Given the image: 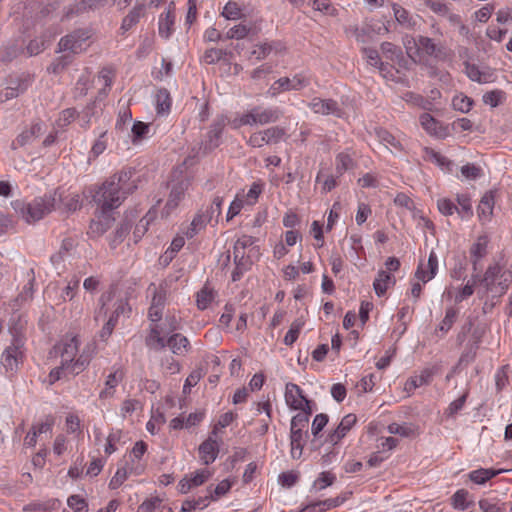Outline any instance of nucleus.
Instances as JSON below:
<instances>
[{
    "instance_id": "f257e3e1",
    "label": "nucleus",
    "mask_w": 512,
    "mask_h": 512,
    "mask_svg": "<svg viewBox=\"0 0 512 512\" xmlns=\"http://www.w3.org/2000/svg\"><path fill=\"white\" fill-rule=\"evenodd\" d=\"M80 346L81 340L78 335L67 334L54 347L69 374L78 375L84 371L95 354L94 343H87L82 348Z\"/></svg>"
},
{
    "instance_id": "f03ea898",
    "label": "nucleus",
    "mask_w": 512,
    "mask_h": 512,
    "mask_svg": "<svg viewBox=\"0 0 512 512\" xmlns=\"http://www.w3.org/2000/svg\"><path fill=\"white\" fill-rule=\"evenodd\" d=\"M132 171L122 170L107 179L96 191L94 201L103 211L118 208L128 194L132 193L135 185L130 182Z\"/></svg>"
},
{
    "instance_id": "7ed1b4c3",
    "label": "nucleus",
    "mask_w": 512,
    "mask_h": 512,
    "mask_svg": "<svg viewBox=\"0 0 512 512\" xmlns=\"http://www.w3.org/2000/svg\"><path fill=\"white\" fill-rule=\"evenodd\" d=\"M61 201L62 193L59 190H53L34 198L29 203L16 202L15 210L28 224H32L54 211Z\"/></svg>"
},
{
    "instance_id": "20e7f679",
    "label": "nucleus",
    "mask_w": 512,
    "mask_h": 512,
    "mask_svg": "<svg viewBox=\"0 0 512 512\" xmlns=\"http://www.w3.org/2000/svg\"><path fill=\"white\" fill-rule=\"evenodd\" d=\"M478 282L483 286V291L479 290L480 298L488 296L500 297L506 293L511 282L512 272L499 263L488 266L484 275L477 278Z\"/></svg>"
},
{
    "instance_id": "39448f33",
    "label": "nucleus",
    "mask_w": 512,
    "mask_h": 512,
    "mask_svg": "<svg viewBox=\"0 0 512 512\" xmlns=\"http://www.w3.org/2000/svg\"><path fill=\"white\" fill-rule=\"evenodd\" d=\"M281 115L279 108L254 106L244 113L237 114L230 120L229 125L235 130L242 126H262L277 122Z\"/></svg>"
},
{
    "instance_id": "423d86ee",
    "label": "nucleus",
    "mask_w": 512,
    "mask_h": 512,
    "mask_svg": "<svg viewBox=\"0 0 512 512\" xmlns=\"http://www.w3.org/2000/svg\"><path fill=\"white\" fill-rule=\"evenodd\" d=\"M180 317L168 312L162 322L152 324L145 339L146 346L159 351L166 347L165 335L173 334L181 328Z\"/></svg>"
},
{
    "instance_id": "0eeeda50",
    "label": "nucleus",
    "mask_w": 512,
    "mask_h": 512,
    "mask_svg": "<svg viewBox=\"0 0 512 512\" xmlns=\"http://www.w3.org/2000/svg\"><path fill=\"white\" fill-rule=\"evenodd\" d=\"M92 37L90 29H76L73 32L63 36L59 43V51H69L73 54H79L89 46V39Z\"/></svg>"
},
{
    "instance_id": "6e6552de",
    "label": "nucleus",
    "mask_w": 512,
    "mask_h": 512,
    "mask_svg": "<svg viewBox=\"0 0 512 512\" xmlns=\"http://www.w3.org/2000/svg\"><path fill=\"white\" fill-rule=\"evenodd\" d=\"M285 129L279 126H272L265 130H259L252 133L247 144L253 148H260L264 145L277 144L285 136Z\"/></svg>"
},
{
    "instance_id": "1a4fd4ad",
    "label": "nucleus",
    "mask_w": 512,
    "mask_h": 512,
    "mask_svg": "<svg viewBox=\"0 0 512 512\" xmlns=\"http://www.w3.org/2000/svg\"><path fill=\"white\" fill-rule=\"evenodd\" d=\"M24 357L23 344L20 340H14L2 352L0 362L7 372H15Z\"/></svg>"
},
{
    "instance_id": "9d476101",
    "label": "nucleus",
    "mask_w": 512,
    "mask_h": 512,
    "mask_svg": "<svg viewBox=\"0 0 512 512\" xmlns=\"http://www.w3.org/2000/svg\"><path fill=\"white\" fill-rule=\"evenodd\" d=\"M190 187V180L185 178L176 183L171 187L167 202L163 208L162 215L168 217L184 199L186 191Z\"/></svg>"
},
{
    "instance_id": "9b49d317",
    "label": "nucleus",
    "mask_w": 512,
    "mask_h": 512,
    "mask_svg": "<svg viewBox=\"0 0 512 512\" xmlns=\"http://www.w3.org/2000/svg\"><path fill=\"white\" fill-rule=\"evenodd\" d=\"M213 472L208 468H203L185 475L178 483V490L181 494H187L192 489L201 486L208 481Z\"/></svg>"
},
{
    "instance_id": "f8f14e48",
    "label": "nucleus",
    "mask_w": 512,
    "mask_h": 512,
    "mask_svg": "<svg viewBox=\"0 0 512 512\" xmlns=\"http://www.w3.org/2000/svg\"><path fill=\"white\" fill-rule=\"evenodd\" d=\"M310 84V77L304 73L295 74L292 78L282 77L271 87L275 92L301 90Z\"/></svg>"
},
{
    "instance_id": "ddd939ff",
    "label": "nucleus",
    "mask_w": 512,
    "mask_h": 512,
    "mask_svg": "<svg viewBox=\"0 0 512 512\" xmlns=\"http://www.w3.org/2000/svg\"><path fill=\"white\" fill-rule=\"evenodd\" d=\"M285 401L293 410L307 409L310 407V401L303 395L302 389L294 383L286 384Z\"/></svg>"
},
{
    "instance_id": "4468645a",
    "label": "nucleus",
    "mask_w": 512,
    "mask_h": 512,
    "mask_svg": "<svg viewBox=\"0 0 512 512\" xmlns=\"http://www.w3.org/2000/svg\"><path fill=\"white\" fill-rule=\"evenodd\" d=\"M438 271V257L434 250H431L429 253L427 263L420 262L416 271L415 278L418 281H421L423 284H426L430 280H432Z\"/></svg>"
},
{
    "instance_id": "2eb2a0df",
    "label": "nucleus",
    "mask_w": 512,
    "mask_h": 512,
    "mask_svg": "<svg viewBox=\"0 0 512 512\" xmlns=\"http://www.w3.org/2000/svg\"><path fill=\"white\" fill-rule=\"evenodd\" d=\"M219 448L217 436L210 433L209 437L198 448L200 461L204 465L213 463L218 457Z\"/></svg>"
},
{
    "instance_id": "dca6fc26",
    "label": "nucleus",
    "mask_w": 512,
    "mask_h": 512,
    "mask_svg": "<svg viewBox=\"0 0 512 512\" xmlns=\"http://www.w3.org/2000/svg\"><path fill=\"white\" fill-rule=\"evenodd\" d=\"M114 221L115 218L112 216L111 211H103L100 209L96 218L93 219L89 225L88 234L91 237H99L112 226Z\"/></svg>"
},
{
    "instance_id": "f3484780",
    "label": "nucleus",
    "mask_w": 512,
    "mask_h": 512,
    "mask_svg": "<svg viewBox=\"0 0 512 512\" xmlns=\"http://www.w3.org/2000/svg\"><path fill=\"white\" fill-rule=\"evenodd\" d=\"M29 85L30 81L27 77L11 78L8 81L7 86L0 91V101L6 102L8 100L18 97L20 94L27 90Z\"/></svg>"
},
{
    "instance_id": "a211bd4d",
    "label": "nucleus",
    "mask_w": 512,
    "mask_h": 512,
    "mask_svg": "<svg viewBox=\"0 0 512 512\" xmlns=\"http://www.w3.org/2000/svg\"><path fill=\"white\" fill-rule=\"evenodd\" d=\"M308 107L316 114L341 116V108L333 99L315 97L308 103Z\"/></svg>"
},
{
    "instance_id": "6ab92c4d",
    "label": "nucleus",
    "mask_w": 512,
    "mask_h": 512,
    "mask_svg": "<svg viewBox=\"0 0 512 512\" xmlns=\"http://www.w3.org/2000/svg\"><path fill=\"white\" fill-rule=\"evenodd\" d=\"M357 417L355 414H347L345 415L337 428L328 434L327 442L336 445L343 439L347 433L351 430V428L356 424Z\"/></svg>"
},
{
    "instance_id": "aec40b11",
    "label": "nucleus",
    "mask_w": 512,
    "mask_h": 512,
    "mask_svg": "<svg viewBox=\"0 0 512 512\" xmlns=\"http://www.w3.org/2000/svg\"><path fill=\"white\" fill-rule=\"evenodd\" d=\"M42 133V124L34 123L31 127L24 129L11 143L13 150L26 147L32 144Z\"/></svg>"
},
{
    "instance_id": "412c9836",
    "label": "nucleus",
    "mask_w": 512,
    "mask_h": 512,
    "mask_svg": "<svg viewBox=\"0 0 512 512\" xmlns=\"http://www.w3.org/2000/svg\"><path fill=\"white\" fill-rule=\"evenodd\" d=\"M124 378V372L120 367H112V371L107 375L104 388L99 393L100 399H108L114 396L115 388Z\"/></svg>"
},
{
    "instance_id": "4be33fe9",
    "label": "nucleus",
    "mask_w": 512,
    "mask_h": 512,
    "mask_svg": "<svg viewBox=\"0 0 512 512\" xmlns=\"http://www.w3.org/2000/svg\"><path fill=\"white\" fill-rule=\"evenodd\" d=\"M422 128L431 136L445 138L448 135L447 128L441 125L428 113H423L419 118Z\"/></svg>"
},
{
    "instance_id": "5701e85b",
    "label": "nucleus",
    "mask_w": 512,
    "mask_h": 512,
    "mask_svg": "<svg viewBox=\"0 0 512 512\" xmlns=\"http://www.w3.org/2000/svg\"><path fill=\"white\" fill-rule=\"evenodd\" d=\"M169 347L171 352L178 356L186 355L190 349V341L188 338L180 333H173L166 339V347Z\"/></svg>"
},
{
    "instance_id": "b1692460",
    "label": "nucleus",
    "mask_w": 512,
    "mask_h": 512,
    "mask_svg": "<svg viewBox=\"0 0 512 512\" xmlns=\"http://www.w3.org/2000/svg\"><path fill=\"white\" fill-rule=\"evenodd\" d=\"M227 117L224 115L218 116L212 123L210 130L207 134L208 140L206 148L213 149L219 145V140L222 135L223 129L229 123Z\"/></svg>"
},
{
    "instance_id": "393cba45",
    "label": "nucleus",
    "mask_w": 512,
    "mask_h": 512,
    "mask_svg": "<svg viewBox=\"0 0 512 512\" xmlns=\"http://www.w3.org/2000/svg\"><path fill=\"white\" fill-rule=\"evenodd\" d=\"M143 471L144 466L141 463H138L135 466H131L129 469L125 466L118 467L116 473L109 482L110 489L119 488L128 478L129 474L140 475Z\"/></svg>"
},
{
    "instance_id": "a878e982",
    "label": "nucleus",
    "mask_w": 512,
    "mask_h": 512,
    "mask_svg": "<svg viewBox=\"0 0 512 512\" xmlns=\"http://www.w3.org/2000/svg\"><path fill=\"white\" fill-rule=\"evenodd\" d=\"M489 239L486 235H481L477 238L475 243L470 248V258L473 264V269L477 270V264L487 254V246Z\"/></svg>"
},
{
    "instance_id": "bb28decb",
    "label": "nucleus",
    "mask_w": 512,
    "mask_h": 512,
    "mask_svg": "<svg viewBox=\"0 0 512 512\" xmlns=\"http://www.w3.org/2000/svg\"><path fill=\"white\" fill-rule=\"evenodd\" d=\"M308 438V431L290 430L291 457L299 459Z\"/></svg>"
},
{
    "instance_id": "cd10ccee",
    "label": "nucleus",
    "mask_w": 512,
    "mask_h": 512,
    "mask_svg": "<svg viewBox=\"0 0 512 512\" xmlns=\"http://www.w3.org/2000/svg\"><path fill=\"white\" fill-rule=\"evenodd\" d=\"M211 221V215L209 213H204L203 210L198 211V213L192 219L190 226L184 232L187 238H193L200 231H202L206 225Z\"/></svg>"
},
{
    "instance_id": "c85d7f7f",
    "label": "nucleus",
    "mask_w": 512,
    "mask_h": 512,
    "mask_svg": "<svg viewBox=\"0 0 512 512\" xmlns=\"http://www.w3.org/2000/svg\"><path fill=\"white\" fill-rule=\"evenodd\" d=\"M381 52L383 56L393 65H398L399 67L403 66L405 59L400 47L390 42H383L381 44Z\"/></svg>"
},
{
    "instance_id": "c756f323",
    "label": "nucleus",
    "mask_w": 512,
    "mask_h": 512,
    "mask_svg": "<svg viewBox=\"0 0 512 512\" xmlns=\"http://www.w3.org/2000/svg\"><path fill=\"white\" fill-rule=\"evenodd\" d=\"M465 74L467 77L478 83H489L492 81V73L489 69L481 70L477 65L465 63Z\"/></svg>"
},
{
    "instance_id": "7c9ffc66",
    "label": "nucleus",
    "mask_w": 512,
    "mask_h": 512,
    "mask_svg": "<svg viewBox=\"0 0 512 512\" xmlns=\"http://www.w3.org/2000/svg\"><path fill=\"white\" fill-rule=\"evenodd\" d=\"M376 135L380 143H382L390 152L399 153L403 151L402 143L389 131L379 129L376 131Z\"/></svg>"
},
{
    "instance_id": "2f4dec72",
    "label": "nucleus",
    "mask_w": 512,
    "mask_h": 512,
    "mask_svg": "<svg viewBox=\"0 0 512 512\" xmlns=\"http://www.w3.org/2000/svg\"><path fill=\"white\" fill-rule=\"evenodd\" d=\"M395 278L394 276L387 271H379L377 274V277L374 280L373 287L375 290V293L380 297L383 296L387 289L394 285Z\"/></svg>"
},
{
    "instance_id": "473e14b6",
    "label": "nucleus",
    "mask_w": 512,
    "mask_h": 512,
    "mask_svg": "<svg viewBox=\"0 0 512 512\" xmlns=\"http://www.w3.org/2000/svg\"><path fill=\"white\" fill-rule=\"evenodd\" d=\"M508 470H505V469H492V468H489V469H485V468H480V469H477V470H473L469 473V479L476 483V484H485L487 481H489L490 479L494 478L495 476L501 474V473H504V472H507Z\"/></svg>"
},
{
    "instance_id": "72a5a7b5",
    "label": "nucleus",
    "mask_w": 512,
    "mask_h": 512,
    "mask_svg": "<svg viewBox=\"0 0 512 512\" xmlns=\"http://www.w3.org/2000/svg\"><path fill=\"white\" fill-rule=\"evenodd\" d=\"M172 100L167 89L161 88L155 95V109L157 115H166L170 112Z\"/></svg>"
},
{
    "instance_id": "f704fd0d",
    "label": "nucleus",
    "mask_w": 512,
    "mask_h": 512,
    "mask_svg": "<svg viewBox=\"0 0 512 512\" xmlns=\"http://www.w3.org/2000/svg\"><path fill=\"white\" fill-rule=\"evenodd\" d=\"M175 22L174 13L168 9L159 18V35L163 38H169L173 32V26Z\"/></svg>"
},
{
    "instance_id": "c9c22d12",
    "label": "nucleus",
    "mask_w": 512,
    "mask_h": 512,
    "mask_svg": "<svg viewBox=\"0 0 512 512\" xmlns=\"http://www.w3.org/2000/svg\"><path fill=\"white\" fill-rule=\"evenodd\" d=\"M418 47L419 58L422 54L437 57L442 52V49L434 43L433 39L426 36L418 37Z\"/></svg>"
},
{
    "instance_id": "e433bc0d",
    "label": "nucleus",
    "mask_w": 512,
    "mask_h": 512,
    "mask_svg": "<svg viewBox=\"0 0 512 512\" xmlns=\"http://www.w3.org/2000/svg\"><path fill=\"white\" fill-rule=\"evenodd\" d=\"M302 412L296 414L290 423V430L295 431H308L309 416L312 413L311 407L307 409H300Z\"/></svg>"
},
{
    "instance_id": "4c0bfd02",
    "label": "nucleus",
    "mask_w": 512,
    "mask_h": 512,
    "mask_svg": "<svg viewBox=\"0 0 512 512\" xmlns=\"http://www.w3.org/2000/svg\"><path fill=\"white\" fill-rule=\"evenodd\" d=\"M493 208H494V195L492 192H488L486 193L479 205H478V216L480 219H489L490 216L492 215L493 213Z\"/></svg>"
},
{
    "instance_id": "58836bf2",
    "label": "nucleus",
    "mask_w": 512,
    "mask_h": 512,
    "mask_svg": "<svg viewBox=\"0 0 512 512\" xmlns=\"http://www.w3.org/2000/svg\"><path fill=\"white\" fill-rule=\"evenodd\" d=\"M339 505L338 499L315 501L304 506L299 512H324Z\"/></svg>"
},
{
    "instance_id": "ea45409f",
    "label": "nucleus",
    "mask_w": 512,
    "mask_h": 512,
    "mask_svg": "<svg viewBox=\"0 0 512 512\" xmlns=\"http://www.w3.org/2000/svg\"><path fill=\"white\" fill-rule=\"evenodd\" d=\"M280 43H260L254 47L251 51V58H255V60L260 61L265 59L273 50L278 51L280 48Z\"/></svg>"
},
{
    "instance_id": "a19ab883",
    "label": "nucleus",
    "mask_w": 512,
    "mask_h": 512,
    "mask_svg": "<svg viewBox=\"0 0 512 512\" xmlns=\"http://www.w3.org/2000/svg\"><path fill=\"white\" fill-rule=\"evenodd\" d=\"M123 309H124V305L122 302H120L118 304V306L116 307L115 311L111 314V316L109 317L107 322L104 324L102 330L100 331V337L102 339H106L112 334V332L117 324L118 317H119L120 313L123 312Z\"/></svg>"
},
{
    "instance_id": "79ce46f5",
    "label": "nucleus",
    "mask_w": 512,
    "mask_h": 512,
    "mask_svg": "<svg viewBox=\"0 0 512 512\" xmlns=\"http://www.w3.org/2000/svg\"><path fill=\"white\" fill-rule=\"evenodd\" d=\"M432 377H433V371L431 369H425V370L421 371V373L419 375L411 377L406 382V389L411 390V389H416L418 387H421L423 385H427L431 382Z\"/></svg>"
},
{
    "instance_id": "37998d69",
    "label": "nucleus",
    "mask_w": 512,
    "mask_h": 512,
    "mask_svg": "<svg viewBox=\"0 0 512 512\" xmlns=\"http://www.w3.org/2000/svg\"><path fill=\"white\" fill-rule=\"evenodd\" d=\"M423 159L437 164L442 169L448 168L451 164L445 156L429 147L423 148Z\"/></svg>"
},
{
    "instance_id": "c03bdc74",
    "label": "nucleus",
    "mask_w": 512,
    "mask_h": 512,
    "mask_svg": "<svg viewBox=\"0 0 512 512\" xmlns=\"http://www.w3.org/2000/svg\"><path fill=\"white\" fill-rule=\"evenodd\" d=\"M233 257H234V263L237 265L238 269L247 270L252 261H251V255L244 250L234 245L233 247Z\"/></svg>"
},
{
    "instance_id": "a18cd8bd",
    "label": "nucleus",
    "mask_w": 512,
    "mask_h": 512,
    "mask_svg": "<svg viewBox=\"0 0 512 512\" xmlns=\"http://www.w3.org/2000/svg\"><path fill=\"white\" fill-rule=\"evenodd\" d=\"M148 292L152 295L151 305L164 308L166 301V289L163 286L151 284Z\"/></svg>"
},
{
    "instance_id": "49530a36",
    "label": "nucleus",
    "mask_w": 512,
    "mask_h": 512,
    "mask_svg": "<svg viewBox=\"0 0 512 512\" xmlns=\"http://www.w3.org/2000/svg\"><path fill=\"white\" fill-rule=\"evenodd\" d=\"M483 102L491 107H497L506 100V93L500 89L488 91L483 95Z\"/></svg>"
},
{
    "instance_id": "de8ad7c7",
    "label": "nucleus",
    "mask_w": 512,
    "mask_h": 512,
    "mask_svg": "<svg viewBox=\"0 0 512 512\" xmlns=\"http://www.w3.org/2000/svg\"><path fill=\"white\" fill-rule=\"evenodd\" d=\"M354 161L350 154L341 152L336 156L335 169L338 175H342L347 170L353 168Z\"/></svg>"
},
{
    "instance_id": "09e8293b",
    "label": "nucleus",
    "mask_w": 512,
    "mask_h": 512,
    "mask_svg": "<svg viewBox=\"0 0 512 512\" xmlns=\"http://www.w3.org/2000/svg\"><path fill=\"white\" fill-rule=\"evenodd\" d=\"M393 12L397 22L407 28H412L415 21L410 16V13L398 4L393 5Z\"/></svg>"
},
{
    "instance_id": "8fccbe9b",
    "label": "nucleus",
    "mask_w": 512,
    "mask_h": 512,
    "mask_svg": "<svg viewBox=\"0 0 512 512\" xmlns=\"http://www.w3.org/2000/svg\"><path fill=\"white\" fill-rule=\"evenodd\" d=\"M303 326L304 322L300 319H296L292 322L283 340L285 345L292 346L296 342Z\"/></svg>"
},
{
    "instance_id": "3c124183",
    "label": "nucleus",
    "mask_w": 512,
    "mask_h": 512,
    "mask_svg": "<svg viewBox=\"0 0 512 512\" xmlns=\"http://www.w3.org/2000/svg\"><path fill=\"white\" fill-rule=\"evenodd\" d=\"M387 430L390 434H396L402 437H409L415 433V428L411 424L391 423L388 425Z\"/></svg>"
},
{
    "instance_id": "603ef678",
    "label": "nucleus",
    "mask_w": 512,
    "mask_h": 512,
    "mask_svg": "<svg viewBox=\"0 0 512 512\" xmlns=\"http://www.w3.org/2000/svg\"><path fill=\"white\" fill-rule=\"evenodd\" d=\"M458 315V311L454 307H449L446 309L445 316L441 323L439 324V330L443 333H447L452 325L454 324Z\"/></svg>"
},
{
    "instance_id": "864d4df0",
    "label": "nucleus",
    "mask_w": 512,
    "mask_h": 512,
    "mask_svg": "<svg viewBox=\"0 0 512 512\" xmlns=\"http://www.w3.org/2000/svg\"><path fill=\"white\" fill-rule=\"evenodd\" d=\"M335 480H336L335 474L328 472V471H323L319 474L317 479L314 481L313 488H315L317 490H323L326 487L331 486Z\"/></svg>"
},
{
    "instance_id": "5fc2aeb1",
    "label": "nucleus",
    "mask_w": 512,
    "mask_h": 512,
    "mask_svg": "<svg viewBox=\"0 0 512 512\" xmlns=\"http://www.w3.org/2000/svg\"><path fill=\"white\" fill-rule=\"evenodd\" d=\"M403 45L406 49L407 55L413 61H417V59L419 58L418 38L415 39L411 36H405L403 38Z\"/></svg>"
},
{
    "instance_id": "6e6d98bb",
    "label": "nucleus",
    "mask_w": 512,
    "mask_h": 512,
    "mask_svg": "<svg viewBox=\"0 0 512 512\" xmlns=\"http://www.w3.org/2000/svg\"><path fill=\"white\" fill-rule=\"evenodd\" d=\"M468 495L469 493L465 489L457 490L451 498L453 507L458 510L467 509L469 506V503L467 502Z\"/></svg>"
},
{
    "instance_id": "4d7b16f0",
    "label": "nucleus",
    "mask_w": 512,
    "mask_h": 512,
    "mask_svg": "<svg viewBox=\"0 0 512 512\" xmlns=\"http://www.w3.org/2000/svg\"><path fill=\"white\" fill-rule=\"evenodd\" d=\"M262 193V185L260 183L254 182L247 193L240 195L244 202L247 205H253L257 202L258 197Z\"/></svg>"
},
{
    "instance_id": "13d9d810",
    "label": "nucleus",
    "mask_w": 512,
    "mask_h": 512,
    "mask_svg": "<svg viewBox=\"0 0 512 512\" xmlns=\"http://www.w3.org/2000/svg\"><path fill=\"white\" fill-rule=\"evenodd\" d=\"M452 105L455 110L462 113H467L471 110L473 101L471 98L464 95H456L452 100Z\"/></svg>"
},
{
    "instance_id": "bf43d9fd",
    "label": "nucleus",
    "mask_w": 512,
    "mask_h": 512,
    "mask_svg": "<svg viewBox=\"0 0 512 512\" xmlns=\"http://www.w3.org/2000/svg\"><path fill=\"white\" fill-rule=\"evenodd\" d=\"M363 53L369 65L377 67L381 71L385 70V65L381 61L377 50L373 48H365Z\"/></svg>"
},
{
    "instance_id": "052dcab7",
    "label": "nucleus",
    "mask_w": 512,
    "mask_h": 512,
    "mask_svg": "<svg viewBox=\"0 0 512 512\" xmlns=\"http://www.w3.org/2000/svg\"><path fill=\"white\" fill-rule=\"evenodd\" d=\"M457 202H458V211H456L459 215H461L462 218L464 217H470L472 216V205H471V199L467 195H458L457 196Z\"/></svg>"
},
{
    "instance_id": "680f3d73",
    "label": "nucleus",
    "mask_w": 512,
    "mask_h": 512,
    "mask_svg": "<svg viewBox=\"0 0 512 512\" xmlns=\"http://www.w3.org/2000/svg\"><path fill=\"white\" fill-rule=\"evenodd\" d=\"M76 110L73 109V108H68V109H65L63 110L60 114H59V117L58 119L56 120L55 122V125L60 128V129H63L65 128L66 126H68L72 121H74L75 117H76Z\"/></svg>"
},
{
    "instance_id": "e2e57ef3",
    "label": "nucleus",
    "mask_w": 512,
    "mask_h": 512,
    "mask_svg": "<svg viewBox=\"0 0 512 512\" xmlns=\"http://www.w3.org/2000/svg\"><path fill=\"white\" fill-rule=\"evenodd\" d=\"M231 488V483L228 480H222L217 484L215 488L209 486L207 491L210 494L212 500H217L221 496L225 495Z\"/></svg>"
},
{
    "instance_id": "0e129e2a",
    "label": "nucleus",
    "mask_w": 512,
    "mask_h": 512,
    "mask_svg": "<svg viewBox=\"0 0 512 512\" xmlns=\"http://www.w3.org/2000/svg\"><path fill=\"white\" fill-rule=\"evenodd\" d=\"M236 418H237V414L234 412H231V411L222 414L219 417L218 422L214 425V427L211 431V434L217 436L219 429H223V428L229 426Z\"/></svg>"
},
{
    "instance_id": "69168bd1",
    "label": "nucleus",
    "mask_w": 512,
    "mask_h": 512,
    "mask_svg": "<svg viewBox=\"0 0 512 512\" xmlns=\"http://www.w3.org/2000/svg\"><path fill=\"white\" fill-rule=\"evenodd\" d=\"M150 126L149 124H146L141 121H136L132 126V136H133V142H137L142 140L147 136L149 133Z\"/></svg>"
},
{
    "instance_id": "338daca9",
    "label": "nucleus",
    "mask_w": 512,
    "mask_h": 512,
    "mask_svg": "<svg viewBox=\"0 0 512 512\" xmlns=\"http://www.w3.org/2000/svg\"><path fill=\"white\" fill-rule=\"evenodd\" d=\"M213 300V293L212 291L207 288V287H204L202 288L198 293H197V306L199 309L201 310H204L206 309L210 303L212 302Z\"/></svg>"
},
{
    "instance_id": "774afa93",
    "label": "nucleus",
    "mask_w": 512,
    "mask_h": 512,
    "mask_svg": "<svg viewBox=\"0 0 512 512\" xmlns=\"http://www.w3.org/2000/svg\"><path fill=\"white\" fill-rule=\"evenodd\" d=\"M67 505L74 512H87L88 506L86 501L79 495H72L67 499Z\"/></svg>"
}]
</instances>
